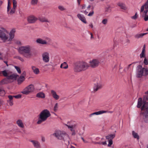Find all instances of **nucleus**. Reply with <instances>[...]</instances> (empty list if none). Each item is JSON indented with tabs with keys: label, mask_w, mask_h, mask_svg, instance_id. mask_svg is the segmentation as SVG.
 I'll list each match as a JSON object with an SVG mask.
<instances>
[{
	"label": "nucleus",
	"mask_w": 148,
	"mask_h": 148,
	"mask_svg": "<svg viewBox=\"0 0 148 148\" xmlns=\"http://www.w3.org/2000/svg\"><path fill=\"white\" fill-rule=\"evenodd\" d=\"M16 31L15 28H12L9 33L5 29L1 28L0 29V38L4 42L10 44L14 37Z\"/></svg>",
	"instance_id": "obj_1"
},
{
	"label": "nucleus",
	"mask_w": 148,
	"mask_h": 148,
	"mask_svg": "<svg viewBox=\"0 0 148 148\" xmlns=\"http://www.w3.org/2000/svg\"><path fill=\"white\" fill-rule=\"evenodd\" d=\"M31 50V46L27 45L20 47L18 51L20 53L23 54L25 58H30L33 55Z\"/></svg>",
	"instance_id": "obj_2"
},
{
	"label": "nucleus",
	"mask_w": 148,
	"mask_h": 148,
	"mask_svg": "<svg viewBox=\"0 0 148 148\" xmlns=\"http://www.w3.org/2000/svg\"><path fill=\"white\" fill-rule=\"evenodd\" d=\"M51 116L49 111L47 109H45L42 111L38 115L37 123L40 124L42 122L46 121L48 118Z\"/></svg>",
	"instance_id": "obj_3"
},
{
	"label": "nucleus",
	"mask_w": 148,
	"mask_h": 148,
	"mask_svg": "<svg viewBox=\"0 0 148 148\" xmlns=\"http://www.w3.org/2000/svg\"><path fill=\"white\" fill-rule=\"evenodd\" d=\"M53 135L58 139H63L64 141L67 142L68 144L69 143V138L68 134L65 132L61 131L60 130L56 131L53 134Z\"/></svg>",
	"instance_id": "obj_4"
},
{
	"label": "nucleus",
	"mask_w": 148,
	"mask_h": 148,
	"mask_svg": "<svg viewBox=\"0 0 148 148\" xmlns=\"http://www.w3.org/2000/svg\"><path fill=\"white\" fill-rule=\"evenodd\" d=\"M142 105L141 110L143 114H148V103L145 102L141 98H140L138 100L137 107L140 108Z\"/></svg>",
	"instance_id": "obj_5"
},
{
	"label": "nucleus",
	"mask_w": 148,
	"mask_h": 148,
	"mask_svg": "<svg viewBox=\"0 0 148 148\" xmlns=\"http://www.w3.org/2000/svg\"><path fill=\"white\" fill-rule=\"evenodd\" d=\"M13 7L12 8L10 0H8L7 12L9 14H12L15 12L17 7V2L15 0H13Z\"/></svg>",
	"instance_id": "obj_6"
},
{
	"label": "nucleus",
	"mask_w": 148,
	"mask_h": 148,
	"mask_svg": "<svg viewBox=\"0 0 148 148\" xmlns=\"http://www.w3.org/2000/svg\"><path fill=\"white\" fill-rule=\"evenodd\" d=\"M148 2H146L141 8L140 13L142 15V17L145 21H148V14H147L148 12Z\"/></svg>",
	"instance_id": "obj_7"
},
{
	"label": "nucleus",
	"mask_w": 148,
	"mask_h": 148,
	"mask_svg": "<svg viewBox=\"0 0 148 148\" xmlns=\"http://www.w3.org/2000/svg\"><path fill=\"white\" fill-rule=\"evenodd\" d=\"M138 70L136 73V76L138 77H141L143 76H148V68H143L141 66H138Z\"/></svg>",
	"instance_id": "obj_8"
},
{
	"label": "nucleus",
	"mask_w": 148,
	"mask_h": 148,
	"mask_svg": "<svg viewBox=\"0 0 148 148\" xmlns=\"http://www.w3.org/2000/svg\"><path fill=\"white\" fill-rule=\"evenodd\" d=\"M34 86L33 84H31L25 88L21 92V93L27 95L34 92Z\"/></svg>",
	"instance_id": "obj_9"
},
{
	"label": "nucleus",
	"mask_w": 148,
	"mask_h": 148,
	"mask_svg": "<svg viewBox=\"0 0 148 148\" xmlns=\"http://www.w3.org/2000/svg\"><path fill=\"white\" fill-rule=\"evenodd\" d=\"M51 41V39L49 37H45L44 39L41 38H38L36 40V42L39 44L43 45H47L49 44Z\"/></svg>",
	"instance_id": "obj_10"
},
{
	"label": "nucleus",
	"mask_w": 148,
	"mask_h": 148,
	"mask_svg": "<svg viewBox=\"0 0 148 148\" xmlns=\"http://www.w3.org/2000/svg\"><path fill=\"white\" fill-rule=\"evenodd\" d=\"M91 6L87 3H84L81 5V9L83 11L81 12L85 15H87L90 10Z\"/></svg>",
	"instance_id": "obj_11"
},
{
	"label": "nucleus",
	"mask_w": 148,
	"mask_h": 148,
	"mask_svg": "<svg viewBox=\"0 0 148 148\" xmlns=\"http://www.w3.org/2000/svg\"><path fill=\"white\" fill-rule=\"evenodd\" d=\"M42 58L43 61L45 63H48L50 61L49 54L47 52L43 53L42 55Z\"/></svg>",
	"instance_id": "obj_12"
},
{
	"label": "nucleus",
	"mask_w": 148,
	"mask_h": 148,
	"mask_svg": "<svg viewBox=\"0 0 148 148\" xmlns=\"http://www.w3.org/2000/svg\"><path fill=\"white\" fill-rule=\"evenodd\" d=\"M89 63V66L92 68H95L98 66L99 61L97 59H94L90 60Z\"/></svg>",
	"instance_id": "obj_13"
},
{
	"label": "nucleus",
	"mask_w": 148,
	"mask_h": 148,
	"mask_svg": "<svg viewBox=\"0 0 148 148\" xmlns=\"http://www.w3.org/2000/svg\"><path fill=\"white\" fill-rule=\"evenodd\" d=\"M74 70L76 72L83 71L80 62H77L75 64Z\"/></svg>",
	"instance_id": "obj_14"
},
{
	"label": "nucleus",
	"mask_w": 148,
	"mask_h": 148,
	"mask_svg": "<svg viewBox=\"0 0 148 148\" xmlns=\"http://www.w3.org/2000/svg\"><path fill=\"white\" fill-rule=\"evenodd\" d=\"M77 16L83 23L85 24L87 23V21L84 15L80 13H78L77 14Z\"/></svg>",
	"instance_id": "obj_15"
},
{
	"label": "nucleus",
	"mask_w": 148,
	"mask_h": 148,
	"mask_svg": "<svg viewBox=\"0 0 148 148\" xmlns=\"http://www.w3.org/2000/svg\"><path fill=\"white\" fill-rule=\"evenodd\" d=\"M37 20V18L33 15H30L28 16L27 18V21L28 22L30 23H35Z\"/></svg>",
	"instance_id": "obj_16"
},
{
	"label": "nucleus",
	"mask_w": 148,
	"mask_h": 148,
	"mask_svg": "<svg viewBox=\"0 0 148 148\" xmlns=\"http://www.w3.org/2000/svg\"><path fill=\"white\" fill-rule=\"evenodd\" d=\"M102 86L101 82L100 81L94 84L93 86V90L94 91H97L101 88Z\"/></svg>",
	"instance_id": "obj_17"
},
{
	"label": "nucleus",
	"mask_w": 148,
	"mask_h": 148,
	"mask_svg": "<svg viewBox=\"0 0 148 148\" xmlns=\"http://www.w3.org/2000/svg\"><path fill=\"white\" fill-rule=\"evenodd\" d=\"M83 71H85L88 69L89 65L88 63L85 62H80Z\"/></svg>",
	"instance_id": "obj_18"
},
{
	"label": "nucleus",
	"mask_w": 148,
	"mask_h": 148,
	"mask_svg": "<svg viewBox=\"0 0 148 148\" xmlns=\"http://www.w3.org/2000/svg\"><path fill=\"white\" fill-rule=\"evenodd\" d=\"M11 73V72L8 70H5L3 71H0V75L2 74L3 76L8 77L9 75Z\"/></svg>",
	"instance_id": "obj_19"
},
{
	"label": "nucleus",
	"mask_w": 148,
	"mask_h": 148,
	"mask_svg": "<svg viewBox=\"0 0 148 148\" xmlns=\"http://www.w3.org/2000/svg\"><path fill=\"white\" fill-rule=\"evenodd\" d=\"M51 93L52 97L54 99L56 100L59 99L60 96L57 94L56 91L52 90L51 91Z\"/></svg>",
	"instance_id": "obj_20"
},
{
	"label": "nucleus",
	"mask_w": 148,
	"mask_h": 148,
	"mask_svg": "<svg viewBox=\"0 0 148 148\" xmlns=\"http://www.w3.org/2000/svg\"><path fill=\"white\" fill-rule=\"evenodd\" d=\"M68 127V128L71 131V134L72 135H75L76 134L75 129L76 127V125H66Z\"/></svg>",
	"instance_id": "obj_21"
},
{
	"label": "nucleus",
	"mask_w": 148,
	"mask_h": 148,
	"mask_svg": "<svg viewBox=\"0 0 148 148\" xmlns=\"http://www.w3.org/2000/svg\"><path fill=\"white\" fill-rule=\"evenodd\" d=\"M30 142L32 143L35 148H40L41 147L40 143L37 140H32Z\"/></svg>",
	"instance_id": "obj_22"
},
{
	"label": "nucleus",
	"mask_w": 148,
	"mask_h": 148,
	"mask_svg": "<svg viewBox=\"0 0 148 148\" xmlns=\"http://www.w3.org/2000/svg\"><path fill=\"white\" fill-rule=\"evenodd\" d=\"M31 68L34 74L36 75H38L40 73V71L39 69L36 66H32Z\"/></svg>",
	"instance_id": "obj_23"
},
{
	"label": "nucleus",
	"mask_w": 148,
	"mask_h": 148,
	"mask_svg": "<svg viewBox=\"0 0 148 148\" xmlns=\"http://www.w3.org/2000/svg\"><path fill=\"white\" fill-rule=\"evenodd\" d=\"M108 112V111H104V110H100L97 112H94L92 113L90 115V116H92L95 115H99L102 114L104 113H107Z\"/></svg>",
	"instance_id": "obj_24"
},
{
	"label": "nucleus",
	"mask_w": 148,
	"mask_h": 148,
	"mask_svg": "<svg viewBox=\"0 0 148 148\" xmlns=\"http://www.w3.org/2000/svg\"><path fill=\"white\" fill-rule=\"evenodd\" d=\"M18 76V75L16 74L10 75L8 77V79L12 81H13L16 79Z\"/></svg>",
	"instance_id": "obj_25"
},
{
	"label": "nucleus",
	"mask_w": 148,
	"mask_h": 148,
	"mask_svg": "<svg viewBox=\"0 0 148 148\" xmlns=\"http://www.w3.org/2000/svg\"><path fill=\"white\" fill-rule=\"evenodd\" d=\"M16 124L20 128H24L25 127V125L23 121L21 119H18L16 121Z\"/></svg>",
	"instance_id": "obj_26"
},
{
	"label": "nucleus",
	"mask_w": 148,
	"mask_h": 148,
	"mask_svg": "<svg viewBox=\"0 0 148 148\" xmlns=\"http://www.w3.org/2000/svg\"><path fill=\"white\" fill-rule=\"evenodd\" d=\"M117 5L121 9L124 10H126L127 9V7L126 6L125 4L123 3L122 2H119L117 3Z\"/></svg>",
	"instance_id": "obj_27"
},
{
	"label": "nucleus",
	"mask_w": 148,
	"mask_h": 148,
	"mask_svg": "<svg viewBox=\"0 0 148 148\" xmlns=\"http://www.w3.org/2000/svg\"><path fill=\"white\" fill-rule=\"evenodd\" d=\"M145 45H144L143 47L142 52L140 54V57L141 58H144L145 57Z\"/></svg>",
	"instance_id": "obj_28"
},
{
	"label": "nucleus",
	"mask_w": 148,
	"mask_h": 148,
	"mask_svg": "<svg viewBox=\"0 0 148 148\" xmlns=\"http://www.w3.org/2000/svg\"><path fill=\"white\" fill-rule=\"evenodd\" d=\"M36 97L39 98L44 99L45 95V94L42 92H40L37 94Z\"/></svg>",
	"instance_id": "obj_29"
},
{
	"label": "nucleus",
	"mask_w": 148,
	"mask_h": 148,
	"mask_svg": "<svg viewBox=\"0 0 148 148\" xmlns=\"http://www.w3.org/2000/svg\"><path fill=\"white\" fill-rule=\"evenodd\" d=\"M25 76L21 75L18 79V84H21L25 80Z\"/></svg>",
	"instance_id": "obj_30"
},
{
	"label": "nucleus",
	"mask_w": 148,
	"mask_h": 148,
	"mask_svg": "<svg viewBox=\"0 0 148 148\" xmlns=\"http://www.w3.org/2000/svg\"><path fill=\"white\" fill-rule=\"evenodd\" d=\"M147 34V33L138 34L135 35V37L136 38H141L144 35L146 34Z\"/></svg>",
	"instance_id": "obj_31"
},
{
	"label": "nucleus",
	"mask_w": 148,
	"mask_h": 148,
	"mask_svg": "<svg viewBox=\"0 0 148 148\" xmlns=\"http://www.w3.org/2000/svg\"><path fill=\"white\" fill-rule=\"evenodd\" d=\"M60 67L61 68L66 69L68 68V65L66 62H64L61 64Z\"/></svg>",
	"instance_id": "obj_32"
},
{
	"label": "nucleus",
	"mask_w": 148,
	"mask_h": 148,
	"mask_svg": "<svg viewBox=\"0 0 148 148\" xmlns=\"http://www.w3.org/2000/svg\"><path fill=\"white\" fill-rule=\"evenodd\" d=\"M38 2V0H31V4L34 6L36 5Z\"/></svg>",
	"instance_id": "obj_33"
},
{
	"label": "nucleus",
	"mask_w": 148,
	"mask_h": 148,
	"mask_svg": "<svg viewBox=\"0 0 148 148\" xmlns=\"http://www.w3.org/2000/svg\"><path fill=\"white\" fill-rule=\"evenodd\" d=\"M40 20L42 22H50L49 21L48 19L45 17H43L40 18Z\"/></svg>",
	"instance_id": "obj_34"
},
{
	"label": "nucleus",
	"mask_w": 148,
	"mask_h": 148,
	"mask_svg": "<svg viewBox=\"0 0 148 148\" xmlns=\"http://www.w3.org/2000/svg\"><path fill=\"white\" fill-rule=\"evenodd\" d=\"M59 105L58 103H56L53 107V110L55 112H56L58 111V108Z\"/></svg>",
	"instance_id": "obj_35"
},
{
	"label": "nucleus",
	"mask_w": 148,
	"mask_h": 148,
	"mask_svg": "<svg viewBox=\"0 0 148 148\" xmlns=\"http://www.w3.org/2000/svg\"><path fill=\"white\" fill-rule=\"evenodd\" d=\"M5 93V91L2 89V88H0V95L3 96H4Z\"/></svg>",
	"instance_id": "obj_36"
},
{
	"label": "nucleus",
	"mask_w": 148,
	"mask_h": 148,
	"mask_svg": "<svg viewBox=\"0 0 148 148\" xmlns=\"http://www.w3.org/2000/svg\"><path fill=\"white\" fill-rule=\"evenodd\" d=\"M115 134H111L107 136L106 137V138L108 139H113L115 137Z\"/></svg>",
	"instance_id": "obj_37"
},
{
	"label": "nucleus",
	"mask_w": 148,
	"mask_h": 148,
	"mask_svg": "<svg viewBox=\"0 0 148 148\" xmlns=\"http://www.w3.org/2000/svg\"><path fill=\"white\" fill-rule=\"evenodd\" d=\"M132 135H133V136L134 137V138H136L137 139H139V136L136 133V132H132Z\"/></svg>",
	"instance_id": "obj_38"
},
{
	"label": "nucleus",
	"mask_w": 148,
	"mask_h": 148,
	"mask_svg": "<svg viewBox=\"0 0 148 148\" xmlns=\"http://www.w3.org/2000/svg\"><path fill=\"white\" fill-rule=\"evenodd\" d=\"M138 16L137 12H136L134 15L131 16V18L132 19L135 20L137 18Z\"/></svg>",
	"instance_id": "obj_39"
},
{
	"label": "nucleus",
	"mask_w": 148,
	"mask_h": 148,
	"mask_svg": "<svg viewBox=\"0 0 148 148\" xmlns=\"http://www.w3.org/2000/svg\"><path fill=\"white\" fill-rule=\"evenodd\" d=\"M58 8L61 11H64L66 10V9L62 5H59Z\"/></svg>",
	"instance_id": "obj_40"
},
{
	"label": "nucleus",
	"mask_w": 148,
	"mask_h": 148,
	"mask_svg": "<svg viewBox=\"0 0 148 148\" xmlns=\"http://www.w3.org/2000/svg\"><path fill=\"white\" fill-rule=\"evenodd\" d=\"M108 22V20L106 18L103 19L102 21V23L103 24L106 25L107 24V23Z\"/></svg>",
	"instance_id": "obj_41"
},
{
	"label": "nucleus",
	"mask_w": 148,
	"mask_h": 148,
	"mask_svg": "<svg viewBox=\"0 0 148 148\" xmlns=\"http://www.w3.org/2000/svg\"><path fill=\"white\" fill-rule=\"evenodd\" d=\"M97 143L100 145H102L104 146H106L107 144L106 141L104 142H99L98 143Z\"/></svg>",
	"instance_id": "obj_42"
},
{
	"label": "nucleus",
	"mask_w": 148,
	"mask_h": 148,
	"mask_svg": "<svg viewBox=\"0 0 148 148\" xmlns=\"http://www.w3.org/2000/svg\"><path fill=\"white\" fill-rule=\"evenodd\" d=\"M113 144V141L112 140H110L108 141V147H110L111 145Z\"/></svg>",
	"instance_id": "obj_43"
},
{
	"label": "nucleus",
	"mask_w": 148,
	"mask_h": 148,
	"mask_svg": "<svg viewBox=\"0 0 148 148\" xmlns=\"http://www.w3.org/2000/svg\"><path fill=\"white\" fill-rule=\"evenodd\" d=\"M14 67L15 68V69H16V70H17V72L19 73L20 74L21 73V70L19 68V67L18 66H15Z\"/></svg>",
	"instance_id": "obj_44"
},
{
	"label": "nucleus",
	"mask_w": 148,
	"mask_h": 148,
	"mask_svg": "<svg viewBox=\"0 0 148 148\" xmlns=\"http://www.w3.org/2000/svg\"><path fill=\"white\" fill-rule=\"evenodd\" d=\"M7 102L8 103V104L10 106H12L13 104V101H11V100H8L7 101Z\"/></svg>",
	"instance_id": "obj_45"
},
{
	"label": "nucleus",
	"mask_w": 148,
	"mask_h": 148,
	"mask_svg": "<svg viewBox=\"0 0 148 148\" xmlns=\"http://www.w3.org/2000/svg\"><path fill=\"white\" fill-rule=\"evenodd\" d=\"M94 14V12L93 11H92L90 12L87 15L89 16H93Z\"/></svg>",
	"instance_id": "obj_46"
},
{
	"label": "nucleus",
	"mask_w": 148,
	"mask_h": 148,
	"mask_svg": "<svg viewBox=\"0 0 148 148\" xmlns=\"http://www.w3.org/2000/svg\"><path fill=\"white\" fill-rule=\"evenodd\" d=\"M143 63L146 65H147L148 64V60L146 58H145L144 60Z\"/></svg>",
	"instance_id": "obj_47"
},
{
	"label": "nucleus",
	"mask_w": 148,
	"mask_h": 148,
	"mask_svg": "<svg viewBox=\"0 0 148 148\" xmlns=\"http://www.w3.org/2000/svg\"><path fill=\"white\" fill-rule=\"evenodd\" d=\"M14 97L16 99H19L21 98V95L20 94H18L14 96Z\"/></svg>",
	"instance_id": "obj_48"
},
{
	"label": "nucleus",
	"mask_w": 148,
	"mask_h": 148,
	"mask_svg": "<svg viewBox=\"0 0 148 148\" xmlns=\"http://www.w3.org/2000/svg\"><path fill=\"white\" fill-rule=\"evenodd\" d=\"M6 79H4L3 80H2L0 82V84H5L6 83Z\"/></svg>",
	"instance_id": "obj_49"
},
{
	"label": "nucleus",
	"mask_w": 148,
	"mask_h": 148,
	"mask_svg": "<svg viewBox=\"0 0 148 148\" xmlns=\"http://www.w3.org/2000/svg\"><path fill=\"white\" fill-rule=\"evenodd\" d=\"M14 96H12L11 95H9L8 96V98L9 99V100L12 101V99L14 97Z\"/></svg>",
	"instance_id": "obj_50"
},
{
	"label": "nucleus",
	"mask_w": 148,
	"mask_h": 148,
	"mask_svg": "<svg viewBox=\"0 0 148 148\" xmlns=\"http://www.w3.org/2000/svg\"><path fill=\"white\" fill-rule=\"evenodd\" d=\"M110 8V6H108V7H107L106 8L105 11L106 12H110L111 10Z\"/></svg>",
	"instance_id": "obj_51"
},
{
	"label": "nucleus",
	"mask_w": 148,
	"mask_h": 148,
	"mask_svg": "<svg viewBox=\"0 0 148 148\" xmlns=\"http://www.w3.org/2000/svg\"><path fill=\"white\" fill-rule=\"evenodd\" d=\"M41 140L42 142H44L45 141V138L43 136H42L41 137Z\"/></svg>",
	"instance_id": "obj_52"
},
{
	"label": "nucleus",
	"mask_w": 148,
	"mask_h": 148,
	"mask_svg": "<svg viewBox=\"0 0 148 148\" xmlns=\"http://www.w3.org/2000/svg\"><path fill=\"white\" fill-rule=\"evenodd\" d=\"M89 26L91 28H92L93 27V25L92 23H90Z\"/></svg>",
	"instance_id": "obj_53"
},
{
	"label": "nucleus",
	"mask_w": 148,
	"mask_h": 148,
	"mask_svg": "<svg viewBox=\"0 0 148 148\" xmlns=\"http://www.w3.org/2000/svg\"><path fill=\"white\" fill-rule=\"evenodd\" d=\"M81 0H77V3L78 5H80V2Z\"/></svg>",
	"instance_id": "obj_54"
},
{
	"label": "nucleus",
	"mask_w": 148,
	"mask_h": 148,
	"mask_svg": "<svg viewBox=\"0 0 148 148\" xmlns=\"http://www.w3.org/2000/svg\"><path fill=\"white\" fill-rule=\"evenodd\" d=\"M144 120L145 122H148V117L145 118L144 119Z\"/></svg>",
	"instance_id": "obj_55"
},
{
	"label": "nucleus",
	"mask_w": 148,
	"mask_h": 148,
	"mask_svg": "<svg viewBox=\"0 0 148 148\" xmlns=\"http://www.w3.org/2000/svg\"><path fill=\"white\" fill-rule=\"evenodd\" d=\"M16 44H17L18 45H21V42L19 41H17L16 42Z\"/></svg>",
	"instance_id": "obj_56"
},
{
	"label": "nucleus",
	"mask_w": 148,
	"mask_h": 148,
	"mask_svg": "<svg viewBox=\"0 0 148 148\" xmlns=\"http://www.w3.org/2000/svg\"><path fill=\"white\" fill-rule=\"evenodd\" d=\"M19 59L21 61H23L24 60L23 58H21V57H19Z\"/></svg>",
	"instance_id": "obj_57"
},
{
	"label": "nucleus",
	"mask_w": 148,
	"mask_h": 148,
	"mask_svg": "<svg viewBox=\"0 0 148 148\" xmlns=\"http://www.w3.org/2000/svg\"><path fill=\"white\" fill-rule=\"evenodd\" d=\"M90 34L91 35V37H90L91 38H93V35H92V34L91 33H90Z\"/></svg>",
	"instance_id": "obj_58"
},
{
	"label": "nucleus",
	"mask_w": 148,
	"mask_h": 148,
	"mask_svg": "<svg viewBox=\"0 0 148 148\" xmlns=\"http://www.w3.org/2000/svg\"><path fill=\"white\" fill-rule=\"evenodd\" d=\"M82 139L83 141L85 143H87V141H85L83 138H82Z\"/></svg>",
	"instance_id": "obj_59"
},
{
	"label": "nucleus",
	"mask_w": 148,
	"mask_h": 148,
	"mask_svg": "<svg viewBox=\"0 0 148 148\" xmlns=\"http://www.w3.org/2000/svg\"><path fill=\"white\" fill-rule=\"evenodd\" d=\"M99 139V137H97V138H96V140H98Z\"/></svg>",
	"instance_id": "obj_60"
},
{
	"label": "nucleus",
	"mask_w": 148,
	"mask_h": 148,
	"mask_svg": "<svg viewBox=\"0 0 148 148\" xmlns=\"http://www.w3.org/2000/svg\"><path fill=\"white\" fill-rule=\"evenodd\" d=\"M71 148H75L73 146H71Z\"/></svg>",
	"instance_id": "obj_61"
},
{
	"label": "nucleus",
	"mask_w": 148,
	"mask_h": 148,
	"mask_svg": "<svg viewBox=\"0 0 148 148\" xmlns=\"http://www.w3.org/2000/svg\"><path fill=\"white\" fill-rule=\"evenodd\" d=\"M90 1L92 2L94 1V0H89Z\"/></svg>",
	"instance_id": "obj_62"
},
{
	"label": "nucleus",
	"mask_w": 148,
	"mask_h": 148,
	"mask_svg": "<svg viewBox=\"0 0 148 148\" xmlns=\"http://www.w3.org/2000/svg\"><path fill=\"white\" fill-rule=\"evenodd\" d=\"M146 31H148V28H147V29H146Z\"/></svg>",
	"instance_id": "obj_63"
},
{
	"label": "nucleus",
	"mask_w": 148,
	"mask_h": 148,
	"mask_svg": "<svg viewBox=\"0 0 148 148\" xmlns=\"http://www.w3.org/2000/svg\"><path fill=\"white\" fill-rule=\"evenodd\" d=\"M146 93L148 94V91L146 92Z\"/></svg>",
	"instance_id": "obj_64"
}]
</instances>
